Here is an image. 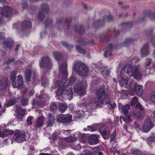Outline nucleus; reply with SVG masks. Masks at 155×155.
Here are the masks:
<instances>
[{
    "label": "nucleus",
    "mask_w": 155,
    "mask_h": 155,
    "mask_svg": "<svg viewBox=\"0 0 155 155\" xmlns=\"http://www.w3.org/2000/svg\"><path fill=\"white\" fill-rule=\"evenodd\" d=\"M132 76L137 80L141 79L142 75L140 71H139V66L135 67L133 71L131 66L126 65L122 69L120 74L121 80L119 81V83L121 87L130 89V87L128 83V80Z\"/></svg>",
    "instance_id": "obj_1"
},
{
    "label": "nucleus",
    "mask_w": 155,
    "mask_h": 155,
    "mask_svg": "<svg viewBox=\"0 0 155 155\" xmlns=\"http://www.w3.org/2000/svg\"><path fill=\"white\" fill-rule=\"evenodd\" d=\"M96 96L97 100L93 101L89 104L92 109L101 107V104L108 101L110 99V94L104 86H102L97 90Z\"/></svg>",
    "instance_id": "obj_2"
},
{
    "label": "nucleus",
    "mask_w": 155,
    "mask_h": 155,
    "mask_svg": "<svg viewBox=\"0 0 155 155\" xmlns=\"http://www.w3.org/2000/svg\"><path fill=\"white\" fill-rule=\"evenodd\" d=\"M73 69L77 74L83 76L87 75L88 71L87 66L83 63L79 61L74 62Z\"/></svg>",
    "instance_id": "obj_3"
},
{
    "label": "nucleus",
    "mask_w": 155,
    "mask_h": 155,
    "mask_svg": "<svg viewBox=\"0 0 155 155\" xmlns=\"http://www.w3.org/2000/svg\"><path fill=\"white\" fill-rule=\"evenodd\" d=\"M87 82L85 80L77 82L74 87V91L79 95L85 94V90L87 86Z\"/></svg>",
    "instance_id": "obj_4"
},
{
    "label": "nucleus",
    "mask_w": 155,
    "mask_h": 155,
    "mask_svg": "<svg viewBox=\"0 0 155 155\" xmlns=\"http://www.w3.org/2000/svg\"><path fill=\"white\" fill-rule=\"evenodd\" d=\"M72 117L70 114H60L57 116V120L60 123L68 124L71 122Z\"/></svg>",
    "instance_id": "obj_5"
},
{
    "label": "nucleus",
    "mask_w": 155,
    "mask_h": 155,
    "mask_svg": "<svg viewBox=\"0 0 155 155\" xmlns=\"http://www.w3.org/2000/svg\"><path fill=\"white\" fill-rule=\"evenodd\" d=\"M39 65L41 67L50 68H52L53 64L51 62L50 59L48 56L46 55L43 57L40 61Z\"/></svg>",
    "instance_id": "obj_6"
},
{
    "label": "nucleus",
    "mask_w": 155,
    "mask_h": 155,
    "mask_svg": "<svg viewBox=\"0 0 155 155\" xmlns=\"http://www.w3.org/2000/svg\"><path fill=\"white\" fill-rule=\"evenodd\" d=\"M154 125L150 119L147 118L144 120L142 128L141 130L144 132H148L153 127Z\"/></svg>",
    "instance_id": "obj_7"
},
{
    "label": "nucleus",
    "mask_w": 155,
    "mask_h": 155,
    "mask_svg": "<svg viewBox=\"0 0 155 155\" xmlns=\"http://www.w3.org/2000/svg\"><path fill=\"white\" fill-rule=\"evenodd\" d=\"M14 138L18 143H21L26 140L25 133L19 130H16L15 133Z\"/></svg>",
    "instance_id": "obj_8"
},
{
    "label": "nucleus",
    "mask_w": 155,
    "mask_h": 155,
    "mask_svg": "<svg viewBox=\"0 0 155 155\" xmlns=\"http://www.w3.org/2000/svg\"><path fill=\"white\" fill-rule=\"evenodd\" d=\"M99 130L101 134L104 139L106 140L109 138L110 132L109 127L107 126L104 125L101 126Z\"/></svg>",
    "instance_id": "obj_9"
},
{
    "label": "nucleus",
    "mask_w": 155,
    "mask_h": 155,
    "mask_svg": "<svg viewBox=\"0 0 155 155\" xmlns=\"http://www.w3.org/2000/svg\"><path fill=\"white\" fill-rule=\"evenodd\" d=\"M12 12L11 8L8 6H4L1 12V14L3 16L7 18H9L11 16Z\"/></svg>",
    "instance_id": "obj_10"
},
{
    "label": "nucleus",
    "mask_w": 155,
    "mask_h": 155,
    "mask_svg": "<svg viewBox=\"0 0 155 155\" xmlns=\"http://www.w3.org/2000/svg\"><path fill=\"white\" fill-rule=\"evenodd\" d=\"M65 84V82L63 81H58L55 83V86L59 87V88L56 92L57 95L58 96L61 95L63 92L64 91V88Z\"/></svg>",
    "instance_id": "obj_11"
},
{
    "label": "nucleus",
    "mask_w": 155,
    "mask_h": 155,
    "mask_svg": "<svg viewBox=\"0 0 155 155\" xmlns=\"http://www.w3.org/2000/svg\"><path fill=\"white\" fill-rule=\"evenodd\" d=\"M23 85V79L21 75L17 77V82L15 80L12 81V85L14 88H16L19 89L22 88Z\"/></svg>",
    "instance_id": "obj_12"
},
{
    "label": "nucleus",
    "mask_w": 155,
    "mask_h": 155,
    "mask_svg": "<svg viewBox=\"0 0 155 155\" xmlns=\"http://www.w3.org/2000/svg\"><path fill=\"white\" fill-rule=\"evenodd\" d=\"M100 137L99 135L96 134L91 135L88 138V141L90 145H94L99 143V139Z\"/></svg>",
    "instance_id": "obj_13"
},
{
    "label": "nucleus",
    "mask_w": 155,
    "mask_h": 155,
    "mask_svg": "<svg viewBox=\"0 0 155 155\" xmlns=\"http://www.w3.org/2000/svg\"><path fill=\"white\" fill-rule=\"evenodd\" d=\"M31 27V23L29 21L25 20L21 23V27L20 31H23L26 29H28Z\"/></svg>",
    "instance_id": "obj_14"
},
{
    "label": "nucleus",
    "mask_w": 155,
    "mask_h": 155,
    "mask_svg": "<svg viewBox=\"0 0 155 155\" xmlns=\"http://www.w3.org/2000/svg\"><path fill=\"white\" fill-rule=\"evenodd\" d=\"M16 111L19 112L17 114L16 117L19 120L21 121L22 118L25 115V111L24 110L21 109V108L16 106Z\"/></svg>",
    "instance_id": "obj_15"
},
{
    "label": "nucleus",
    "mask_w": 155,
    "mask_h": 155,
    "mask_svg": "<svg viewBox=\"0 0 155 155\" xmlns=\"http://www.w3.org/2000/svg\"><path fill=\"white\" fill-rule=\"evenodd\" d=\"M67 66V64L65 63L60 66L59 67V70L62 74V75L64 76V77L62 78L63 79H65L67 77V72L66 70Z\"/></svg>",
    "instance_id": "obj_16"
},
{
    "label": "nucleus",
    "mask_w": 155,
    "mask_h": 155,
    "mask_svg": "<svg viewBox=\"0 0 155 155\" xmlns=\"http://www.w3.org/2000/svg\"><path fill=\"white\" fill-rule=\"evenodd\" d=\"M45 117L43 116L38 117L36 120L34 124V126L35 128H39L43 125Z\"/></svg>",
    "instance_id": "obj_17"
},
{
    "label": "nucleus",
    "mask_w": 155,
    "mask_h": 155,
    "mask_svg": "<svg viewBox=\"0 0 155 155\" xmlns=\"http://www.w3.org/2000/svg\"><path fill=\"white\" fill-rule=\"evenodd\" d=\"M74 28L76 32L80 34H83L85 32V30L83 26L80 24L74 25Z\"/></svg>",
    "instance_id": "obj_18"
},
{
    "label": "nucleus",
    "mask_w": 155,
    "mask_h": 155,
    "mask_svg": "<svg viewBox=\"0 0 155 155\" xmlns=\"http://www.w3.org/2000/svg\"><path fill=\"white\" fill-rule=\"evenodd\" d=\"M134 90L135 91L137 95L140 96L143 93V90L141 86L137 85V84H135V87Z\"/></svg>",
    "instance_id": "obj_19"
},
{
    "label": "nucleus",
    "mask_w": 155,
    "mask_h": 155,
    "mask_svg": "<svg viewBox=\"0 0 155 155\" xmlns=\"http://www.w3.org/2000/svg\"><path fill=\"white\" fill-rule=\"evenodd\" d=\"M141 53L142 57H145L150 54L149 51L148 50L147 45H144L141 50Z\"/></svg>",
    "instance_id": "obj_20"
},
{
    "label": "nucleus",
    "mask_w": 155,
    "mask_h": 155,
    "mask_svg": "<svg viewBox=\"0 0 155 155\" xmlns=\"http://www.w3.org/2000/svg\"><path fill=\"white\" fill-rule=\"evenodd\" d=\"M48 127H51L53 124L55 123L54 116L51 114H48Z\"/></svg>",
    "instance_id": "obj_21"
},
{
    "label": "nucleus",
    "mask_w": 155,
    "mask_h": 155,
    "mask_svg": "<svg viewBox=\"0 0 155 155\" xmlns=\"http://www.w3.org/2000/svg\"><path fill=\"white\" fill-rule=\"evenodd\" d=\"M14 133V131L13 130L6 129L0 134V137H6L9 135H12Z\"/></svg>",
    "instance_id": "obj_22"
},
{
    "label": "nucleus",
    "mask_w": 155,
    "mask_h": 155,
    "mask_svg": "<svg viewBox=\"0 0 155 155\" xmlns=\"http://www.w3.org/2000/svg\"><path fill=\"white\" fill-rule=\"evenodd\" d=\"M93 150L95 155H103L102 151L103 149L101 146H98L94 147Z\"/></svg>",
    "instance_id": "obj_23"
},
{
    "label": "nucleus",
    "mask_w": 155,
    "mask_h": 155,
    "mask_svg": "<svg viewBox=\"0 0 155 155\" xmlns=\"http://www.w3.org/2000/svg\"><path fill=\"white\" fill-rule=\"evenodd\" d=\"M134 40L132 38H127L122 43V45L124 47H128L129 45L133 44Z\"/></svg>",
    "instance_id": "obj_24"
},
{
    "label": "nucleus",
    "mask_w": 155,
    "mask_h": 155,
    "mask_svg": "<svg viewBox=\"0 0 155 155\" xmlns=\"http://www.w3.org/2000/svg\"><path fill=\"white\" fill-rule=\"evenodd\" d=\"M64 91L65 94L71 97H72L73 94V91L72 88L71 87L67 86L66 87H64Z\"/></svg>",
    "instance_id": "obj_25"
},
{
    "label": "nucleus",
    "mask_w": 155,
    "mask_h": 155,
    "mask_svg": "<svg viewBox=\"0 0 155 155\" xmlns=\"http://www.w3.org/2000/svg\"><path fill=\"white\" fill-rule=\"evenodd\" d=\"M68 108V106L67 104L65 103H59L58 106V108L61 113L64 112Z\"/></svg>",
    "instance_id": "obj_26"
},
{
    "label": "nucleus",
    "mask_w": 155,
    "mask_h": 155,
    "mask_svg": "<svg viewBox=\"0 0 155 155\" xmlns=\"http://www.w3.org/2000/svg\"><path fill=\"white\" fill-rule=\"evenodd\" d=\"M8 80L7 79H3L0 82V90L5 89L8 85Z\"/></svg>",
    "instance_id": "obj_27"
},
{
    "label": "nucleus",
    "mask_w": 155,
    "mask_h": 155,
    "mask_svg": "<svg viewBox=\"0 0 155 155\" xmlns=\"http://www.w3.org/2000/svg\"><path fill=\"white\" fill-rule=\"evenodd\" d=\"M24 73L27 81H29L31 77V70L28 69H27L25 70Z\"/></svg>",
    "instance_id": "obj_28"
},
{
    "label": "nucleus",
    "mask_w": 155,
    "mask_h": 155,
    "mask_svg": "<svg viewBox=\"0 0 155 155\" xmlns=\"http://www.w3.org/2000/svg\"><path fill=\"white\" fill-rule=\"evenodd\" d=\"M53 55L55 59L58 61L62 58V55L59 52H54L53 53Z\"/></svg>",
    "instance_id": "obj_29"
},
{
    "label": "nucleus",
    "mask_w": 155,
    "mask_h": 155,
    "mask_svg": "<svg viewBox=\"0 0 155 155\" xmlns=\"http://www.w3.org/2000/svg\"><path fill=\"white\" fill-rule=\"evenodd\" d=\"M64 140L67 142L71 143L75 141L77 138L74 137L70 136L65 138Z\"/></svg>",
    "instance_id": "obj_30"
},
{
    "label": "nucleus",
    "mask_w": 155,
    "mask_h": 155,
    "mask_svg": "<svg viewBox=\"0 0 155 155\" xmlns=\"http://www.w3.org/2000/svg\"><path fill=\"white\" fill-rule=\"evenodd\" d=\"M130 106L128 104L123 106L121 107V110L125 115H128V110Z\"/></svg>",
    "instance_id": "obj_31"
},
{
    "label": "nucleus",
    "mask_w": 155,
    "mask_h": 155,
    "mask_svg": "<svg viewBox=\"0 0 155 155\" xmlns=\"http://www.w3.org/2000/svg\"><path fill=\"white\" fill-rule=\"evenodd\" d=\"M104 24V21L97 20L93 23V26L94 27L96 28L99 26H102Z\"/></svg>",
    "instance_id": "obj_32"
},
{
    "label": "nucleus",
    "mask_w": 155,
    "mask_h": 155,
    "mask_svg": "<svg viewBox=\"0 0 155 155\" xmlns=\"http://www.w3.org/2000/svg\"><path fill=\"white\" fill-rule=\"evenodd\" d=\"M79 137L80 141L83 143H85L87 140V137L84 134H80Z\"/></svg>",
    "instance_id": "obj_33"
},
{
    "label": "nucleus",
    "mask_w": 155,
    "mask_h": 155,
    "mask_svg": "<svg viewBox=\"0 0 155 155\" xmlns=\"http://www.w3.org/2000/svg\"><path fill=\"white\" fill-rule=\"evenodd\" d=\"M41 10L45 13H47L49 10V7L47 4H42L41 6Z\"/></svg>",
    "instance_id": "obj_34"
},
{
    "label": "nucleus",
    "mask_w": 155,
    "mask_h": 155,
    "mask_svg": "<svg viewBox=\"0 0 155 155\" xmlns=\"http://www.w3.org/2000/svg\"><path fill=\"white\" fill-rule=\"evenodd\" d=\"M132 115L134 117H136L138 118H140L143 116L142 113L134 111L132 113Z\"/></svg>",
    "instance_id": "obj_35"
},
{
    "label": "nucleus",
    "mask_w": 155,
    "mask_h": 155,
    "mask_svg": "<svg viewBox=\"0 0 155 155\" xmlns=\"http://www.w3.org/2000/svg\"><path fill=\"white\" fill-rule=\"evenodd\" d=\"M4 46L5 47L10 48L13 45V43L12 41L6 40L3 42Z\"/></svg>",
    "instance_id": "obj_36"
},
{
    "label": "nucleus",
    "mask_w": 155,
    "mask_h": 155,
    "mask_svg": "<svg viewBox=\"0 0 155 155\" xmlns=\"http://www.w3.org/2000/svg\"><path fill=\"white\" fill-rule=\"evenodd\" d=\"M114 47L112 44H110L108 45V47L107 48V51H106L104 54V56L105 57H107V54L108 51H112L114 49Z\"/></svg>",
    "instance_id": "obj_37"
},
{
    "label": "nucleus",
    "mask_w": 155,
    "mask_h": 155,
    "mask_svg": "<svg viewBox=\"0 0 155 155\" xmlns=\"http://www.w3.org/2000/svg\"><path fill=\"white\" fill-rule=\"evenodd\" d=\"M76 49L77 51L80 53L84 54L86 53V51L81 48L80 45L76 46Z\"/></svg>",
    "instance_id": "obj_38"
},
{
    "label": "nucleus",
    "mask_w": 155,
    "mask_h": 155,
    "mask_svg": "<svg viewBox=\"0 0 155 155\" xmlns=\"http://www.w3.org/2000/svg\"><path fill=\"white\" fill-rule=\"evenodd\" d=\"M17 100L16 99L13 98L10 100L8 102L7 106H8L14 105L17 102Z\"/></svg>",
    "instance_id": "obj_39"
},
{
    "label": "nucleus",
    "mask_w": 155,
    "mask_h": 155,
    "mask_svg": "<svg viewBox=\"0 0 155 155\" xmlns=\"http://www.w3.org/2000/svg\"><path fill=\"white\" fill-rule=\"evenodd\" d=\"M62 46L64 47H66L68 48L71 49L73 47V46L70 44H68L65 41H62L61 42Z\"/></svg>",
    "instance_id": "obj_40"
},
{
    "label": "nucleus",
    "mask_w": 155,
    "mask_h": 155,
    "mask_svg": "<svg viewBox=\"0 0 155 155\" xmlns=\"http://www.w3.org/2000/svg\"><path fill=\"white\" fill-rule=\"evenodd\" d=\"M57 107L56 103L54 102L51 104L50 109L51 111H55L57 110Z\"/></svg>",
    "instance_id": "obj_41"
},
{
    "label": "nucleus",
    "mask_w": 155,
    "mask_h": 155,
    "mask_svg": "<svg viewBox=\"0 0 155 155\" xmlns=\"http://www.w3.org/2000/svg\"><path fill=\"white\" fill-rule=\"evenodd\" d=\"M16 74V73L15 71H12L11 74V76L10 78V80L12 81L15 80L16 79L15 76Z\"/></svg>",
    "instance_id": "obj_42"
},
{
    "label": "nucleus",
    "mask_w": 155,
    "mask_h": 155,
    "mask_svg": "<svg viewBox=\"0 0 155 155\" xmlns=\"http://www.w3.org/2000/svg\"><path fill=\"white\" fill-rule=\"evenodd\" d=\"M117 147L116 146L115 147H112L110 150L111 152H114V154L117 152L118 154L119 155L120 153V151L117 150Z\"/></svg>",
    "instance_id": "obj_43"
},
{
    "label": "nucleus",
    "mask_w": 155,
    "mask_h": 155,
    "mask_svg": "<svg viewBox=\"0 0 155 155\" xmlns=\"http://www.w3.org/2000/svg\"><path fill=\"white\" fill-rule=\"evenodd\" d=\"M132 24L131 22H126L123 23L121 25L122 27H124L126 28L131 27L132 26Z\"/></svg>",
    "instance_id": "obj_44"
},
{
    "label": "nucleus",
    "mask_w": 155,
    "mask_h": 155,
    "mask_svg": "<svg viewBox=\"0 0 155 155\" xmlns=\"http://www.w3.org/2000/svg\"><path fill=\"white\" fill-rule=\"evenodd\" d=\"M110 71L107 70H104L101 71V74L104 76L107 77L109 75Z\"/></svg>",
    "instance_id": "obj_45"
},
{
    "label": "nucleus",
    "mask_w": 155,
    "mask_h": 155,
    "mask_svg": "<svg viewBox=\"0 0 155 155\" xmlns=\"http://www.w3.org/2000/svg\"><path fill=\"white\" fill-rule=\"evenodd\" d=\"M76 79L75 77H71L69 80L68 83L69 85H72L76 81Z\"/></svg>",
    "instance_id": "obj_46"
},
{
    "label": "nucleus",
    "mask_w": 155,
    "mask_h": 155,
    "mask_svg": "<svg viewBox=\"0 0 155 155\" xmlns=\"http://www.w3.org/2000/svg\"><path fill=\"white\" fill-rule=\"evenodd\" d=\"M45 17V15L44 14L41 12H39L38 16V18L39 20L40 21H42L44 18Z\"/></svg>",
    "instance_id": "obj_47"
},
{
    "label": "nucleus",
    "mask_w": 155,
    "mask_h": 155,
    "mask_svg": "<svg viewBox=\"0 0 155 155\" xmlns=\"http://www.w3.org/2000/svg\"><path fill=\"white\" fill-rule=\"evenodd\" d=\"M48 79L45 77H43L42 78V85H46L48 83Z\"/></svg>",
    "instance_id": "obj_48"
},
{
    "label": "nucleus",
    "mask_w": 155,
    "mask_h": 155,
    "mask_svg": "<svg viewBox=\"0 0 155 155\" xmlns=\"http://www.w3.org/2000/svg\"><path fill=\"white\" fill-rule=\"evenodd\" d=\"M28 101V99L24 97L22 99L21 101V103L23 106H26L27 105Z\"/></svg>",
    "instance_id": "obj_49"
},
{
    "label": "nucleus",
    "mask_w": 155,
    "mask_h": 155,
    "mask_svg": "<svg viewBox=\"0 0 155 155\" xmlns=\"http://www.w3.org/2000/svg\"><path fill=\"white\" fill-rule=\"evenodd\" d=\"M131 153L134 154H136L137 155H140L141 153L140 151L138 150L135 149H132L131 150Z\"/></svg>",
    "instance_id": "obj_50"
},
{
    "label": "nucleus",
    "mask_w": 155,
    "mask_h": 155,
    "mask_svg": "<svg viewBox=\"0 0 155 155\" xmlns=\"http://www.w3.org/2000/svg\"><path fill=\"white\" fill-rule=\"evenodd\" d=\"M137 97H134L132 100L131 102V104L132 106H134L137 102Z\"/></svg>",
    "instance_id": "obj_51"
},
{
    "label": "nucleus",
    "mask_w": 155,
    "mask_h": 155,
    "mask_svg": "<svg viewBox=\"0 0 155 155\" xmlns=\"http://www.w3.org/2000/svg\"><path fill=\"white\" fill-rule=\"evenodd\" d=\"M135 108L136 109L140 111H143V108L140 103H138L136 105Z\"/></svg>",
    "instance_id": "obj_52"
},
{
    "label": "nucleus",
    "mask_w": 155,
    "mask_h": 155,
    "mask_svg": "<svg viewBox=\"0 0 155 155\" xmlns=\"http://www.w3.org/2000/svg\"><path fill=\"white\" fill-rule=\"evenodd\" d=\"M147 17L146 16H140L138 18V20L139 21H145L147 20Z\"/></svg>",
    "instance_id": "obj_53"
},
{
    "label": "nucleus",
    "mask_w": 155,
    "mask_h": 155,
    "mask_svg": "<svg viewBox=\"0 0 155 155\" xmlns=\"http://www.w3.org/2000/svg\"><path fill=\"white\" fill-rule=\"evenodd\" d=\"M52 22V20L51 18H48L47 19V20L45 21V25L46 27L49 25L51 24Z\"/></svg>",
    "instance_id": "obj_54"
},
{
    "label": "nucleus",
    "mask_w": 155,
    "mask_h": 155,
    "mask_svg": "<svg viewBox=\"0 0 155 155\" xmlns=\"http://www.w3.org/2000/svg\"><path fill=\"white\" fill-rule=\"evenodd\" d=\"M32 117L31 116H30L27 118V122L28 125H31L32 124Z\"/></svg>",
    "instance_id": "obj_55"
},
{
    "label": "nucleus",
    "mask_w": 155,
    "mask_h": 155,
    "mask_svg": "<svg viewBox=\"0 0 155 155\" xmlns=\"http://www.w3.org/2000/svg\"><path fill=\"white\" fill-rule=\"evenodd\" d=\"M151 100L155 103V91L153 92L150 97Z\"/></svg>",
    "instance_id": "obj_56"
},
{
    "label": "nucleus",
    "mask_w": 155,
    "mask_h": 155,
    "mask_svg": "<svg viewBox=\"0 0 155 155\" xmlns=\"http://www.w3.org/2000/svg\"><path fill=\"white\" fill-rule=\"evenodd\" d=\"M124 121L126 123H130L132 122V120L130 119L129 117H125L124 120Z\"/></svg>",
    "instance_id": "obj_57"
},
{
    "label": "nucleus",
    "mask_w": 155,
    "mask_h": 155,
    "mask_svg": "<svg viewBox=\"0 0 155 155\" xmlns=\"http://www.w3.org/2000/svg\"><path fill=\"white\" fill-rule=\"evenodd\" d=\"M87 130L91 131H94L95 130V128L93 126H88L87 127Z\"/></svg>",
    "instance_id": "obj_58"
},
{
    "label": "nucleus",
    "mask_w": 155,
    "mask_h": 155,
    "mask_svg": "<svg viewBox=\"0 0 155 155\" xmlns=\"http://www.w3.org/2000/svg\"><path fill=\"white\" fill-rule=\"evenodd\" d=\"M58 136V135L56 132H54L52 135V140L54 141L56 140H57V138Z\"/></svg>",
    "instance_id": "obj_59"
},
{
    "label": "nucleus",
    "mask_w": 155,
    "mask_h": 155,
    "mask_svg": "<svg viewBox=\"0 0 155 155\" xmlns=\"http://www.w3.org/2000/svg\"><path fill=\"white\" fill-rule=\"evenodd\" d=\"M148 141L150 142H155V136L150 137L148 139Z\"/></svg>",
    "instance_id": "obj_60"
},
{
    "label": "nucleus",
    "mask_w": 155,
    "mask_h": 155,
    "mask_svg": "<svg viewBox=\"0 0 155 155\" xmlns=\"http://www.w3.org/2000/svg\"><path fill=\"white\" fill-rule=\"evenodd\" d=\"M151 60L150 59L147 58L146 61V64L145 66H149L151 64Z\"/></svg>",
    "instance_id": "obj_61"
},
{
    "label": "nucleus",
    "mask_w": 155,
    "mask_h": 155,
    "mask_svg": "<svg viewBox=\"0 0 155 155\" xmlns=\"http://www.w3.org/2000/svg\"><path fill=\"white\" fill-rule=\"evenodd\" d=\"M15 60V59L14 58L10 59H8V60L6 61V64H9L11 63L14 61Z\"/></svg>",
    "instance_id": "obj_62"
},
{
    "label": "nucleus",
    "mask_w": 155,
    "mask_h": 155,
    "mask_svg": "<svg viewBox=\"0 0 155 155\" xmlns=\"http://www.w3.org/2000/svg\"><path fill=\"white\" fill-rule=\"evenodd\" d=\"M151 41L153 46L155 48V35L152 37Z\"/></svg>",
    "instance_id": "obj_63"
},
{
    "label": "nucleus",
    "mask_w": 155,
    "mask_h": 155,
    "mask_svg": "<svg viewBox=\"0 0 155 155\" xmlns=\"http://www.w3.org/2000/svg\"><path fill=\"white\" fill-rule=\"evenodd\" d=\"M150 18L152 21H155V15L153 14H151L150 15Z\"/></svg>",
    "instance_id": "obj_64"
}]
</instances>
